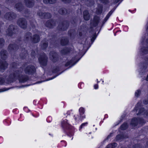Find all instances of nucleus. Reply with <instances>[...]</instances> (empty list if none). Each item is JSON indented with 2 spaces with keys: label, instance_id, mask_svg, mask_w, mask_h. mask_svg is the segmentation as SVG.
Here are the masks:
<instances>
[{
  "label": "nucleus",
  "instance_id": "obj_43",
  "mask_svg": "<svg viewBox=\"0 0 148 148\" xmlns=\"http://www.w3.org/2000/svg\"><path fill=\"white\" fill-rule=\"evenodd\" d=\"M4 82L5 80L3 78L0 77V84H2Z\"/></svg>",
  "mask_w": 148,
  "mask_h": 148
},
{
  "label": "nucleus",
  "instance_id": "obj_10",
  "mask_svg": "<svg viewBox=\"0 0 148 148\" xmlns=\"http://www.w3.org/2000/svg\"><path fill=\"white\" fill-rule=\"evenodd\" d=\"M56 22L55 21L52 20L47 21L45 24V25L49 28H52L56 25Z\"/></svg>",
  "mask_w": 148,
  "mask_h": 148
},
{
  "label": "nucleus",
  "instance_id": "obj_51",
  "mask_svg": "<svg viewBox=\"0 0 148 148\" xmlns=\"http://www.w3.org/2000/svg\"><path fill=\"white\" fill-rule=\"evenodd\" d=\"M8 90V89H6L5 88H2L1 89H0V92H3V91H4L5 90Z\"/></svg>",
  "mask_w": 148,
  "mask_h": 148
},
{
  "label": "nucleus",
  "instance_id": "obj_12",
  "mask_svg": "<svg viewBox=\"0 0 148 148\" xmlns=\"http://www.w3.org/2000/svg\"><path fill=\"white\" fill-rule=\"evenodd\" d=\"M34 0H24V3L25 5L27 7L31 8L34 5Z\"/></svg>",
  "mask_w": 148,
  "mask_h": 148
},
{
  "label": "nucleus",
  "instance_id": "obj_45",
  "mask_svg": "<svg viewBox=\"0 0 148 148\" xmlns=\"http://www.w3.org/2000/svg\"><path fill=\"white\" fill-rule=\"evenodd\" d=\"M31 55L32 56L34 57L35 56H36V53L34 51V50H32L31 53Z\"/></svg>",
  "mask_w": 148,
  "mask_h": 148
},
{
  "label": "nucleus",
  "instance_id": "obj_28",
  "mask_svg": "<svg viewBox=\"0 0 148 148\" xmlns=\"http://www.w3.org/2000/svg\"><path fill=\"white\" fill-rule=\"evenodd\" d=\"M45 12H43L41 10L38 11L37 13V15L41 18H44V17Z\"/></svg>",
  "mask_w": 148,
  "mask_h": 148
},
{
  "label": "nucleus",
  "instance_id": "obj_1",
  "mask_svg": "<svg viewBox=\"0 0 148 148\" xmlns=\"http://www.w3.org/2000/svg\"><path fill=\"white\" fill-rule=\"evenodd\" d=\"M23 71V68L21 67L18 69L14 71L12 74H11L9 76L8 83L12 82L17 79H18L21 83H24L29 80L28 77L26 75H22Z\"/></svg>",
  "mask_w": 148,
  "mask_h": 148
},
{
  "label": "nucleus",
  "instance_id": "obj_26",
  "mask_svg": "<svg viewBox=\"0 0 148 148\" xmlns=\"http://www.w3.org/2000/svg\"><path fill=\"white\" fill-rule=\"evenodd\" d=\"M70 49L68 48H65L61 51V53L63 55H65L68 53L70 52Z\"/></svg>",
  "mask_w": 148,
  "mask_h": 148
},
{
  "label": "nucleus",
  "instance_id": "obj_62",
  "mask_svg": "<svg viewBox=\"0 0 148 148\" xmlns=\"http://www.w3.org/2000/svg\"><path fill=\"white\" fill-rule=\"evenodd\" d=\"M57 75H56V76H55L54 77H53L51 78V79H49V80H50V79H53L55 77H56V76H57Z\"/></svg>",
  "mask_w": 148,
  "mask_h": 148
},
{
  "label": "nucleus",
  "instance_id": "obj_19",
  "mask_svg": "<svg viewBox=\"0 0 148 148\" xmlns=\"http://www.w3.org/2000/svg\"><path fill=\"white\" fill-rule=\"evenodd\" d=\"M148 46L146 45L142 47L141 49V53L142 55L147 54L148 53Z\"/></svg>",
  "mask_w": 148,
  "mask_h": 148
},
{
  "label": "nucleus",
  "instance_id": "obj_23",
  "mask_svg": "<svg viewBox=\"0 0 148 148\" xmlns=\"http://www.w3.org/2000/svg\"><path fill=\"white\" fill-rule=\"evenodd\" d=\"M56 2V0H43V2L45 4H53Z\"/></svg>",
  "mask_w": 148,
  "mask_h": 148
},
{
  "label": "nucleus",
  "instance_id": "obj_30",
  "mask_svg": "<svg viewBox=\"0 0 148 148\" xmlns=\"http://www.w3.org/2000/svg\"><path fill=\"white\" fill-rule=\"evenodd\" d=\"M94 3L95 2L93 0H87L86 1V4L88 6H92Z\"/></svg>",
  "mask_w": 148,
  "mask_h": 148
},
{
  "label": "nucleus",
  "instance_id": "obj_20",
  "mask_svg": "<svg viewBox=\"0 0 148 148\" xmlns=\"http://www.w3.org/2000/svg\"><path fill=\"white\" fill-rule=\"evenodd\" d=\"M84 19L86 21L90 19L89 14L87 10H85L83 12Z\"/></svg>",
  "mask_w": 148,
  "mask_h": 148
},
{
  "label": "nucleus",
  "instance_id": "obj_48",
  "mask_svg": "<svg viewBox=\"0 0 148 148\" xmlns=\"http://www.w3.org/2000/svg\"><path fill=\"white\" fill-rule=\"evenodd\" d=\"M11 65H12V66L13 68H15L16 66H17V64L15 62H14Z\"/></svg>",
  "mask_w": 148,
  "mask_h": 148
},
{
  "label": "nucleus",
  "instance_id": "obj_50",
  "mask_svg": "<svg viewBox=\"0 0 148 148\" xmlns=\"http://www.w3.org/2000/svg\"><path fill=\"white\" fill-rule=\"evenodd\" d=\"M143 103L144 104H148V99L144 100L143 101Z\"/></svg>",
  "mask_w": 148,
  "mask_h": 148
},
{
  "label": "nucleus",
  "instance_id": "obj_56",
  "mask_svg": "<svg viewBox=\"0 0 148 148\" xmlns=\"http://www.w3.org/2000/svg\"><path fill=\"white\" fill-rule=\"evenodd\" d=\"M2 23L1 22H0V33L1 32V27L2 25Z\"/></svg>",
  "mask_w": 148,
  "mask_h": 148
},
{
  "label": "nucleus",
  "instance_id": "obj_21",
  "mask_svg": "<svg viewBox=\"0 0 148 148\" xmlns=\"http://www.w3.org/2000/svg\"><path fill=\"white\" fill-rule=\"evenodd\" d=\"M1 56L2 59H5L7 57V51L3 50H2L1 52Z\"/></svg>",
  "mask_w": 148,
  "mask_h": 148
},
{
  "label": "nucleus",
  "instance_id": "obj_25",
  "mask_svg": "<svg viewBox=\"0 0 148 148\" xmlns=\"http://www.w3.org/2000/svg\"><path fill=\"white\" fill-rule=\"evenodd\" d=\"M15 7L16 9L19 11H21L23 9V7L21 3H20L16 4Z\"/></svg>",
  "mask_w": 148,
  "mask_h": 148
},
{
  "label": "nucleus",
  "instance_id": "obj_6",
  "mask_svg": "<svg viewBox=\"0 0 148 148\" xmlns=\"http://www.w3.org/2000/svg\"><path fill=\"white\" fill-rule=\"evenodd\" d=\"M48 58V57L45 54L41 56L39 58V62L42 66H46Z\"/></svg>",
  "mask_w": 148,
  "mask_h": 148
},
{
  "label": "nucleus",
  "instance_id": "obj_60",
  "mask_svg": "<svg viewBox=\"0 0 148 148\" xmlns=\"http://www.w3.org/2000/svg\"><path fill=\"white\" fill-rule=\"evenodd\" d=\"M146 45L148 46V38L146 40Z\"/></svg>",
  "mask_w": 148,
  "mask_h": 148
},
{
  "label": "nucleus",
  "instance_id": "obj_61",
  "mask_svg": "<svg viewBox=\"0 0 148 148\" xmlns=\"http://www.w3.org/2000/svg\"><path fill=\"white\" fill-rule=\"evenodd\" d=\"M146 80L147 81H148V75H147V77L146 78Z\"/></svg>",
  "mask_w": 148,
  "mask_h": 148
},
{
  "label": "nucleus",
  "instance_id": "obj_15",
  "mask_svg": "<svg viewBox=\"0 0 148 148\" xmlns=\"http://www.w3.org/2000/svg\"><path fill=\"white\" fill-rule=\"evenodd\" d=\"M40 36L37 34H35L32 36V41L33 43H37L40 41Z\"/></svg>",
  "mask_w": 148,
  "mask_h": 148
},
{
  "label": "nucleus",
  "instance_id": "obj_8",
  "mask_svg": "<svg viewBox=\"0 0 148 148\" xmlns=\"http://www.w3.org/2000/svg\"><path fill=\"white\" fill-rule=\"evenodd\" d=\"M16 17L15 14L13 12H9L6 13L4 15V18L6 20H11L15 19Z\"/></svg>",
  "mask_w": 148,
  "mask_h": 148
},
{
  "label": "nucleus",
  "instance_id": "obj_53",
  "mask_svg": "<svg viewBox=\"0 0 148 148\" xmlns=\"http://www.w3.org/2000/svg\"><path fill=\"white\" fill-rule=\"evenodd\" d=\"M112 134H113L112 133H110V134L109 135H108V136L106 139H108L110 137H111L112 136Z\"/></svg>",
  "mask_w": 148,
  "mask_h": 148
},
{
  "label": "nucleus",
  "instance_id": "obj_24",
  "mask_svg": "<svg viewBox=\"0 0 148 148\" xmlns=\"http://www.w3.org/2000/svg\"><path fill=\"white\" fill-rule=\"evenodd\" d=\"M114 10H111L108 13V14H107V16H106L105 18L104 19V20L103 21L102 23V25H103L106 22V21L108 20V18H109V17L112 14V12L114 11Z\"/></svg>",
  "mask_w": 148,
  "mask_h": 148
},
{
  "label": "nucleus",
  "instance_id": "obj_11",
  "mask_svg": "<svg viewBox=\"0 0 148 148\" xmlns=\"http://www.w3.org/2000/svg\"><path fill=\"white\" fill-rule=\"evenodd\" d=\"M32 34L31 33L28 32L25 33L24 37V40L26 42H28L30 40H32Z\"/></svg>",
  "mask_w": 148,
  "mask_h": 148
},
{
  "label": "nucleus",
  "instance_id": "obj_63",
  "mask_svg": "<svg viewBox=\"0 0 148 148\" xmlns=\"http://www.w3.org/2000/svg\"><path fill=\"white\" fill-rule=\"evenodd\" d=\"M144 69L145 70V72L147 71H148V70L146 68H144Z\"/></svg>",
  "mask_w": 148,
  "mask_h": 148
},
{
  "label": "nucleus",
  "instance_id": "obj_54",
  "mask_svg": "<svg viewBox=\"0 0 148 148\" xmlns=\"http://www.w3.org/2000/svg\"><path fill=\"white\" fill-rule=\"evenodd\" d=\"M110 147L112 148V145L111 144V143L108 145L107 146L106 148H109Z\"/></svg>",
  "mask_w": 148,
  "mask_h": 148
},
{
  "label": "nucleus",
  "instance_id": "obj_33",
  "mask_svg": "<svg viewBox=\"0 0 148 148\" xmlns=\"http://www.w3.org/2000/svg\"><path fill=\"white\" fill-rule=\"evenodd\" d=\"M78 61H77V62H75L74 63H73V61L71 60L69 62H67L65 64V66H68L71 65V66H70V67H71L72 66H73Z\"/></svg>",
  "mask_w": 148,
  "mask_h": 148
},
{
  "label": "nucleus",
  "instance_id": "obj_29",
  "mask_svg": "<svg viewBox=\"0 0 148 148\" xmlns=\"http://www.w3.org/2000/svg\"><path fill=\"white\" fill-rule=\"evenodd\" d=\"M146 111H145L144 108H141L139 109L138 113L137 114V115L139 114L145 115Z\"/></svg>",
  "mask_w": 148,
  "mask_h": 148
},
{
  "label": "nucleus",
  "instance_id": "obj_32",
  "mask_svg": "<svg viewBox=\"0 0 148 148\" xmlns=\"http://www.w3.org/2000/svg\"><path fill=\"white\" fill-rule=\"evenodd\" d=\"M102 7L101 6H99L96 11V13L97 14H100L102 13Z\"/></svg>",
  "mask_w": 148,
  "mask_h": 148
},
{
  "label": "nucleus",
  "instance_id": "obj_52",
  "mask_svg": "<svg viewBox=\"0 0 148 148\" xmlns=\"http://www.w3.org/2000/svg\"><path fill=\"white\" fill-rule=\"evenodd\" d=\"M87 124V122L82 123L80 126V128H82L83 126Z\"/></svg>",
  "mask_w": 148,
  "mask_h": 148
},
{
  "label": "nucleus",
  "instance_id": "obj_31",
  "mask_svg": "<svg viewBox=\"0 0 148 148\" xmlns=\"http://www.w3.org/2000/svg\"><path fill=\"white\" fill-rule=\"evenodd\" d=\"M128 127V125L127 123H124L121 126L120 128L122 130H125Z\"/></svg>",
  "mask_w": 148,
  "mask_h": 148
},
{
  "label": "nucleus",
  "instance_id": "obj_64",
  "mask_svg": "<svg viewBox=\"0 0 148 148\" xmlns=\"http://www.w3.org/2000/svg\"><path fill=\"white\" fill-rule=\"evenodd\" d=\"M146 144H147V146H148V140L147 141V142Z\"/></svg>",
  "mask_w": 148,
  "mask_h": 148
},
{
  "label": "nucleus",
  "instance_id": "obj_14",
  "mask_svg": "<svg viewBox=\"0 0 148 148\" xmlns=\"http://www.w3.org/2000/svg\"><path fill=\"white\" fill-rule=\"evenodd\" d=\"M18 48V47L16 44H10L8 46V50L10 52H14L17 50Z\"/></svg>",
  "mask_w": 148,
  "mask_h": 148
},
{
  "label": "nucleus",
  "instance_id": "obj_41",
  "mask_svg": "<svg viewBox=\"0 0 148 148\" xmlns=\"http://www.w3.org/2000/svg\"><path fill=\"white\" fill-rule=\"evenodd\" d=\"M122 138V136L121 135H119L116 136V139L117 140H121Z\"/></svg>",
  "mask_w": 148,
  "mask_h": 148
},
{
  "label": "nucleus",
  "instance_id": "obj_7",
  "mask_svg": "<svg viewBox=\"0 0 148 148\" xmlns=\"http://www.w3.org/2000/svg\"><path fill=\"white\" fill-rule=\"evenodd\" d=\"M25 73L28 74H32L36 71V69L34 66L30 65L27 66L24 70Z\"/></svg>",
  "mask_w": 148,
  "mask_h": 148
},
{
  "label": "nucleus",
  "instance_id": "obj_44",
  "mask_svg": "<svg viewBox=\"0 0 148 148\" xmlns=\"http://www.w3.org/2000/svg\"><path fill=\"white\" fill-rule=\"evenodd\" d=\"M13 0H6V3L7 4H9L13 2Z\"/></svg>",
  "mask_w": 148,
  "mask_h": 148
},
{
  "label": "nucleus",
  "instance_id": "obj_22",
  "mask_svg": "<svg viewBox=\"0 0 148 148\" xmlns=\"http://www.w3.org/2000/svg\"><path fill=\"white\" fill-rule=\"evenodd\" d=\"M69 40L66 38L63 37L61 40V45H66L68 43Z\"/></svg>",
  "mask_w": 148,
  "mask_h": 148
},
{
  "label": "nucleus",
  "instance_id": "obj_34",
  "mask_svg": "<svg viewBox=\"0 0 148 148\" xmlns=\"http://www.w3.org/2000/svg\"><path fill=\"white\" fill-rule=\"evenodd\" d=\"M44 17V18L48 19L50 18L51 17V14L49 13H45V12Z\"/></svg>",
  "mask_w": 148,
  "mask_h": 148
},
{
  "label": "nucleus",
  "instance_id": "obj_16",
  "mask_svg": "<svg viewBox=\"0 0 148 148\" xmlns=\"http://www.w3.org/2000/svg\"><path fill=\"white\" fill-rule=\"evenodd\" d=\"M99 17L97 16H95L93 22L91 23V27H95L97 26L99 21Z\"/></svg>",
  "mask_w": 148,
  "mask_h": 148
},
{
  "label": "nucleus",
  "instance_id": "obj_57",
  "mask_svg": "<svg viewBox=\"0 0 148 148\" xmlns=\"http://www.w3.org/2000/svg\"><path fill=\"white\" fill-rule=\"evenodd\" d=\"M145 115H146L145 116H147L148 117V111H146V112Z\"/></svg>",
  "mask_w": 148,
  "mask_h": 148
},
{
  "label": "nucleus",
  "instance_id": "obj_36",
  "mask_svg": "<svg viewBox=\"0 0 148 148\" xmlns=\"http://www.w3.org/2000/svg\"><path fill=\"white\" fill-rule=\"evenodd\" d=\"M5 41L3 39L0 38V48H2L4 44Z\"/></svg>",
  "mask_w": 148,
  "mask_h": 148
},
{
  "label": "nucleus",
  "instance_id": "obj_17",
  "mask_svg": "<svg viewBox=\"0 0 148 148\" xmlns=\"http://www.w3.org/2000/svg\"><path fill=\"white\" fill-rule=\"evenodd\" d=\"M8 64L5 61H0V70L5 69L8 67Z\"/></svg>",
  "mask_w": 148,
  "mask_h": 148
},
{
  "label": "nucleus",
  "instance_id": "obj_9",
  "mask_svg": "<svg viewBox=\"0 0 148 148\" xmlns=\"http://www.w3.org/2000/svg\"><path fill=\"white\" fill-rule=\"evenodd\" d=\"M50 59L53 62H56L58 59V56L57 53L54 51H51L49 54Z\"/></svg>",
  "mask_w": 148,
  "mask_h": 148
},
{
  "label": "nucleus",
  "instance_id": "obj_58",
  "mask_svg": "<svg viewBox=\"0 0 148 148\" xmlns=\"http://www.w3.org/2000/svg\"><path fill=\"white\" fill-rule=\"evenodd\" d=\"M133 148H138L137 145H135L133 146Z\"/></svg>",
  "mask_w": 148,
  "mask_h": 148
},
{
  "label": "nucleus",
  "instance_id": "obj_27",
  "mask_svg": "<svg viewBox=\"0 0 148 148\" xmlns=\"http://www.w3.org/2000/svg\"><path fill=\"white\" fill-rule=\"evenodd\" d=\"M58 12L61 14L65 15L67 13V11L65 8H62L59 10Z\"/></svg>",
  "mask_w": 148,
  "mask_h": 148
},
{
  "label": "nucleus",
  "instance_id": "obj_4",
  "mask_svg": "<svg viewBox=\"0 0 148 148\" xmlns=\"http://www.w3.org/2000/svg\"><path fill=\"white\" fill-rule=\"evenodd\" d=\"M69 25V23L68 21H64L59 23L58 27V29L60 31H65L67 29Z\"/></svg>",
  "mask_w": 148,
  "mask_h": 148
},
{
  "label": "nucleus",
  "instance_id": "obj_3",
  "mask_svg": "<svg viewBox=\"0 0 148 148\" xmlns=\"http://www.w3.org/2000/svg\"><path fill=\"white\" fill-rule=\"evenodd\" d=\"M17 23L21 28L26 29L27 27V23L26 19L23 18H20L18 20Z\"/></svg>",
  "mask_w": 148,
  "mask_h": 148
},
{
  "label": "nucleus",
  "instance_id": "obj_18",
  "mask_svg": "<svg viewBox=\"0 0 148 148\" xmlns=\"http://www.w3.org/2000/svg\"><path fill=\"white\" fill-rule=\"evenodd\" d=\"M28 55L27 51L25 49H22L21 52L20 54V56L22 59L25 58Z\"/></svg>",
  "mask_w": 148,
  "mask_h": 148
},
{
  "label": "nucleus",
  "instance_id": "obj_40",
  "mask_svg": "<svg viewBox=\"0 0 148 148\" xmlns=\"http://www.w3.org/2000/svg\"><path fill=\"white\" fill-rule=\"evenodd\" d=\"M59 70V68L58 67H56L55 68H54L53 70V73H55Z\"/></svg>",
  "mask_w": 148,
  "mask_h": 148
},
{
  "label": "nucleus",
  "instance_id": "obj_59",
  "mask_svg": "<svg viewBox=\"0 0 148 148\" xmlns=\"http://www.w3.org/2000/svg\"><path fill=\"white\" fill-rule=\"evenodd\" d=\"M71 30H70V31H69V34L70 36H71L72 35V34H71Z\"/></svg>",
  "mask_w": 148,
  "mask_h": 148
},
{
  "label": "nucleus",
  "instance_id": "obj_42",
  "mask_svg": "<svg viewBox=\"0 0 148 148\" xmlns=\"http://www.w3.org/2000/svg\"><path fill=\"white\" fill-rule=\"evenodd\" d=\"M96 37V36L95 35H94L92 36V38L91 39V41L92 43L94 42V41Z\"/></svg>",
  "mask_w": 148,
  "mask_h": 148
},
{
  "label": "nucleus",
  "instance_id": "obj_55",
  "mask_svg": "<svg viewBox=\"0 0 148 148\" xmlns=\"http://www.w3.org/2000/svg\"><path fill=\"white\" fill-rule=\"evenodd\" d=\"M98 88V85L97 84H96L94 86V88L95 89H97Z\"/></svg>",
  "mask_w": 148,
  "mask_h": 148
},
{
  "label": "nucleus",
  "instance_id": "obj_47",
  "mask_svg": "<svg viewBox=\"0 0 148 148\" xmlns=\"http://www.w3.org/2000/svg\"><path fill=\"white\" fill-rule=\"evenodd\" d=\"M111 144L112 145V148H114L117 146V144L115 143H111Z\"/></svg>",
  "mask_w": 148,
  "mask_h": 148
},
{
  "label": "nucleus",
  "instance_id": "obj_2",
  "mask_svg": "<svg viewBox=\"0 0 148 148\" xmlns=\"http://www.w3.org/2000/svg\"><path fill=\"white\" fill-rule=\"evenodd\" d=\"M16 26L11 24L8 27L6 31V34L8 36H12L14 35L17 32Z\"/></svg>",
  "mask_w": 148,
  "mask_h": 148
},
{
  "label": "nucleus",
  "instance_id": "obj_38",
  "mask_svg": "<svg viewBox=\"0 0 148 148\" xmlns=\"http://www.w3.org/2000/svg\"><path fill=\"white\" fill-rule=\"evenodd\" d=\"M36 22L34 20L30 21V24L33 28L35 27V24H36Z\"/></svg>",
  "mask_w": 148,
  "mask_h": 148
},
{
  "label": "nucleus",
  "instance_id": "obj_37",
  "mask_svg": "<svg viewBox=\"0 0 148 148\" xmlns=\"http://www.w3.org/2000/svg\"><path fill=\"white\" fill-rule=\"evenodd\" d=\"M141 94V91L140 90H137L135 93V96L136 97H138Z\"/></svg>",
  "mask_w": 148,
  "mask_h": 148
},
{
  "label": "nucleus",
  "instance_id": "obj_5",
  "mask_svg": "<svg viewBox=\"0 0 148 148\" xmlns=\"http://www.w3.org/2000/svg\"><path fill=\"white\" fill-rule=\"evenodd\" d=\"M145 122L143 119L140 118H134L132 119L131 122V125L134 126H136L138 123L142 125Z\"/></svg>",
  "mask_w": 148,
  "mask_h": 148
},
{
  "label": "nucleus",
  "instance_id": "obj_39",
  "mask_svg": "<svg viewBox=\"0 0 148 148\" xmlns=\"http://www.w3.org/2000/svg\"><path fill=\"white\" fill-rule=\"evenodd\" d=\"M79 111L81 115L83 114L84 112V109L82 108H80L79 109Z\"/></svg>",
  "mask_w": 148,
  "mask_h": 148
},
{
  "label": "nucleus",
  "instance_id": "obj_13",
  "mask_svg": "<svg viewBox=\"0 0 148 148\" xmlns=\"http://www.w3.org/2000/svg\"><path fill=\"white\" fill-rule=\"evenodd\" d=\"M48 41L47 40L45 39L41 41L40 43V46L42 49H45L47 47Z\"/></svg>",
  "mask_w": 148,
  "mask_h": 148
},
{
  "label": "nucleus",
  "instance_id": "obj_46",
  "mask_svg": "<svg viewBox=\"0 0 148 148\" xmlns=\"http://www.w3.org/2000/svg\"><path fill=\"white\" fill-rule=\"evenodd\" d=\"M62 1L65 3H69L71 0H61Z\"/></svg>",
  "mask_w": 148,
  "mask_h": 148
},
{
  "label": "nucleus",
  "instance_id": "obj_35",
  "mask_svg": "<svg viewBox=\"0 0 148 148\" xmlns=\"http://www.w3.org/2000/svg\"><path fill=\"white\" fill-rule=\"evenodd\" d=\"M141 102H138L137 103L136 106L134 110H136V111L139 109V107H140L141 106Z\"/></svg>",
  "mask_w": 148,
  "mask_h": 148
},
{
  "label": "nucleus",
  "instance_id": "obj_49",
  "mask_svg": "<svg viewBox=\"0 0 148 148\" xmlns=\"http://www.w3.org/2000/svg\"><path fill=\"white\" fill-rule=\"evenodd\" d=\"M77 21V20L76 19H73V21L71 22V23L73 24H74L75 23H76Z\"/></svg>",
  "mask_w": 148,
  "mask_h": 148
}]
</instances>
